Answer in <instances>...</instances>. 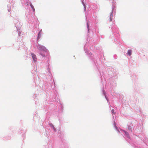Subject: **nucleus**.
<instances>
[{
    "label": "nucleus",
    "mask_w": 148,
    "mask_h": 148,
    "mask_svg": "<svg viewBox=\"0 0 148 148\" xmlns=\"http://www.w3.org/2000/svg\"><path fill=\"white\" fill-rule=\"evenodd\" d=\"M37 48L40 51V53L42 56L45 57L49 54V51L44 46L38 45Z\"/></svg>",
    "instance_id": "obj_1"
},
{
    "label": "nucleus",
    "mask_w": 148,
    "mask_h": 148,
    "mask_svg": "<svg viewBox=\"0 0 148 148\" xmlns=\"http://www.w3.org/2000/svg\"><path fill=\"white\" fill-rule=\"evenodd\" d=\"M31 55L33 60L35 62L37 60V58L36 55L33 53H32Z\"/></svg>",
    "instance_id": "obj_2"
},
{
    "label": "nucleus",
    "mask_w": 148,
    "mask_h": 148,
    "mask_svg": "<svg viewBox=\"0 0 148 148\" xmlns=\"http://www.w3.org/2000/svg\"><path fill=\"white\" fill-rule=\"evenodd\" d=\"M132 51L131 50H128V51H127V53H128V54L129 55V56H130L131 54H132Z\"/></svg>",
    "instance_id": "obj_3"
},
{
    "label": "nucleus",
    "mask_w": 148,
    "mask_h": 148,
    "mask_svg": "<svg viewBox=\"0 0 148 148\" xmlns=\"http://www.w3.org/2000/svg\"><path fill=\"white\" fill-rule=\"evenodd\" d=\"M111 111L112 113L113 114H115V113L114 112V109H112L111 110Z\"/></svg>",
    "instance_id": "obj_4"
},
{
    "label": "nucleus",
    "mask_w": 148,
    "mask_h": 148,
    "mask_svg": "<svg viewBox=\"0 0 148 148\" xmlns=\"http://www.w3.org/2000/svg\"><path fill=\"white\" fill-rule=\"evenodd\" d=\"M31 5V6L32 8V9L33 10H34V8L33 7V5Z\"/></svg>",
    "instance_id": "obj_5"
},
{
    "label": "nucleus",
    "mask_w": 148,
    "mask_h": 148,
    "mask_svg": "<svg viewBox=\"0 0 148 148\" xmlns=\"http://www.w3.org/2000/svg\"><path fill=\"white\" fill-rule=\"evenodd\" d=\"M40 32L39 33V34H38V39L39 38H39V35H40Z\"/></svg>",
    "instance_id": "obj_6"
},
{
    "label": "nucleus",
    "mask_w": 148,
    "mask_h": 148,
    "mask_svg": "<svg viewBox=\"0 0 148 148\" xmlns=\"http://www.w3.org/2000/svg\"><path fill=\"white\" fill-rule=\"evenodd\" d=\"M111 21V19L110 18V21Z\"/></svg>",
    "instance_id": "obj_7"
}]
</instances>
